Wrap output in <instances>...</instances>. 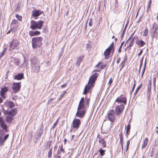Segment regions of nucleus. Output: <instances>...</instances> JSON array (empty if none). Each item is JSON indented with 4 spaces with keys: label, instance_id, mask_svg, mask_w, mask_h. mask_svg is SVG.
Segmentation results:
<instances>
[{
    "label": "nucleus",
    "instance_id": "obj_7",
    "mask_svg": "<svg viewBox=\"0 0 158 158\" xmlns=\"http://www.w3.org/2000/svg\"><path fill=\"white\" fill-rule=\"evenodd\" d=\"M115 102H118V104H123L126 105L127 102V99L125 96L123 95H121L118 97L115 100Z\"/></svg>",
    "mask_w": 158,
    "mask_h": 158
},
{
    "label": "nucleus",
    "instance_id": "obj_30",
    "mask_svg": "<svg viewBox=\"0 0 158 158\" xmlns=\"http://www.w3.org/2000/svg\"><path fill=\"white\" fill-rule=\"evenodd\" d=\"M142 84L141 83L140 85L138 86V87L137 88V89H136L135 91V92L134 93V96H135L136 94L138 93V92L139 90V89L142 87Z\"/></svg>",
    "mask_w": 158,
    "mask_h": 158
},
{
    "label": "nucleus",
    "instance_id": "obj_47",
    "mask_svg": "<svg viewBox=\"0 0 158 158\" xmlns=\"http://www.w3.org/2000/svg\"><path fill=\"white\" fill-rule=\"evenodd\" d=\"M59 148H60V151H62V152H63V153H64V149H63V146L62 145H61L59 147Z\"/></svg>",
    "mask_w": 158,
    "mask_h": 158
},
{
    "label": "nucleus",
    "instance_id": "obj_2",
    "mask_svg": "<svg viewBox=\"0 0 158 158\" xmlns=\"http://www.w3.org/2000/svg\"><path fill=\"white\" fill-rule=\"evenodd\" d=\"M31 70L33 73H38L40 70V65L39 60L35 57H34L30 59Z\"/></svg>",
    "mask_w": 158,
    "mask_h": 158
},
{
    "label": "nucleus",
    "instance_id": "obj_10",
    "mask_svg": "<svg viewBox=\"0 0 158 158\" xmlns=\"http://www.w3.org/2000/svg\"><path fill=\"white\" fill-rule=\"evenodd\" d=\"M124 107L123 104H121L116 106L115 110V112L117 115H118L120 114L123 111Z\"/></svg>",
    "mask_w": 158,
    "mask_h": 158
},
{
    "label": "nucleus",
    "instance_id": "obj_35",
    "mask_svg": "<svg viewBox=\"0 0 158 158\" xmlns=\"http://www.w3.org/2000/svg\"><path fill=\"white\" fill-rule=\"evenodd\" d=\"M15 106L14 103L11 101H9L8 102V106L10 108H12Z\"/></svg>",
    "mask_w": 158,
    "mask_h": 158
},
{
    "label": "nucleus",
    "instance_id": "obj_63",
    "mask_svg": "<svg viewBox=\"0 0 158 158\" xmlns=\"http://www.w3.org/2000/svg\"><path fill=\"white\" fill-rule=\"evenodd\" d=\"M127 60V56H125V58H124V60H123V61L125 62L126 61V60Z\"/></svg>",
    "mask_w": 158,
    "mask_h": 158
},
{
    "label": "nucleus",
    "instance_id": "obj_22",
    "mask_svg": "<svg viewBox=\"0 0 158 158\" xmlns=\"http://www.w3.org/2000/svg\"><path fill=\"white\" fill-rule=\"evenodd\" d=\"M29 33V35L31 36H33L39 35L40 34V32L37 31H30Z\"/></svg>",
    "mask_w": 158,
    "mask_h": 158
},
{
    "label": "nucleus",
    "instance_id": "obj_33",
    "mask_svg": "<svg viewBox=\"0 0 158 158\" xmlns=\"http://www.w3.org/2000/svg\"><path fill=\"white\" fill-rule=\"evenodd\" d=\"M152 30H155L156 31V30L158 29V25L156 23L153 24L152 27Z\"/></svg>",
    "mask_w": 158,
    "mask_h": 158
},
{
    "label": "nucleus",
    "instance_id": "obj_40",
    "mask_svg": "<svg viewBox=\"0 0 158 158\" xmlns=\"http://www.w3.org/2000/svg\"><path fill=\"white\" fill-rule=\"evenodd\" d=\"M51 143H52V141H51L48 142L47 143V145L46 146V148H49L50 147V146L51 145Z\"/></svg>",
    "mask_w": 158,
    "mask_h": 158
},
{
    "label": "nucleus",
    "instance_id": "obj_13",
    "mask_svg": "<svg viewBox=\"0 0 158 158\" xmlns=\"http://www.w3.org/2000/svg\"><path fill=\"white\" fill-rule=\"evenodd\" d=\"M8 90V88L5 87L3 88H2L0 91V95L2 98L4 99H5L6 97V92Z\"/></svg>",
    "mask_w": 158,
    "mask_h": 158
},
{
    "label": "nucleus",
    "instance_id": "obj_3",
    "mask_svg": "<svg viewBox=\"0 0 158 158\" xmlns=\"http://www.w3.org/2000/svg\"><path fill=\"white\" fill-rule=\"evenodd\" d=\"M98 75V73H95L89 77L88 84L85 86L84 89L83 94H86L89 92L90 89L93 86V84L95 82Z\"/></svg>",
    "mask_w": 158,
    "mask_h": 158
},
{
    "label": "nucleus",
    "instance_id": "obj_14",
    "mask_svg": "<svg viewBox=\"0 0 158 158\" xmlns=\"http://www.w3.org/2000/svg\"><path fill=\"white\" fill-rule=\"evenodd\" d=\"M0 125L1 127L3 128L5 132H7L8 131L7 126L5 124L3 119L1 117L0 118Z\"/></svg>",
    "mask_w": 158,
    "mask_h": 158
},
{
    "label": "nucleus",
    "instance_id": "obj_9",
    "mask_svg": "<svg viewBox=\"0 0 158 158\" xmlns=\"http://www.w3.org/2000/svg\"><path fill=\"white\" fill-rule=\"evenodd\" d=\"M81 124V121L79 119L75 118L73 120L72 126L76 130H78Z\"/></svg>",
    "mask_w": 158,
    "mask_h": 158
},
{
    "label": "nucleus",
    "instance_id": "obj_46",
    "mask_svg": "<svg viewBox=\"0 0 158 158\" xmlns=\"http://www.w3.org/2000/svg\"><path fill=\"white\" fill-rule=\"evenodd\" d=\"M130 143V140H128L127 141V142L126 150H127L128 149V147H129Z\"/></svg>",
    "mask_w": 158,
    "mask_h": 158
},
{
    "label": "nucleus",
    "instance_id": "obj_17",
    "mask_svg": "<svg viewBox=\"0 0 158 158\" xmlns=\"http://www.w3.org/2000/svg\"><path fill=\"white\" fill-rule=\"evenodd\" d=\"M110 53V50L109 48H108L105 51L104 55L106 59H107L109 58Z\"/></svg>",
    "mask_w": 158,
    "mask_h": 158
},
{
    "label": "nucleus",
    "instance_id": "obj_31",
    "mask_svg": "<svg viewBox=\"0 0 158 158\" xmlns=\"http://www.w3.org/2000/svg\"><path fill=\"white\" fill-rule=\"evenodd\" d=\"M148 30L147 28L145 29L144 31H143V36L144 37L148 35Z\"/></svg>",
    "mask_w": 158,
    "mask_h": 158
},
{
    "label": "nucleus",
    "instance_id": "obj_27",
    "mask_svg": "<svg viewBox=\"0 0 158 158\" xmlns=\"http://www.w3.org/2000/svg\"><path fill=\"white\" fill-rule=\"evenodd\" d=\"M6 120L7 123H10L12 122L13 120V118L11 115L10 116L8 115L7 116Z\"/></svg>",
    "mask_w": 158,
    "mask_h": 158
},
{
    "label": "nucleus",
    "instance_id": "obj_16",
    "mask_svg": "<svg viewBox=\"0 0 158 158\" xmlns=\"http://www.w3.org/2000/svg\"><path fill=\"white\" fill-rule=\"evenodd\" d=\"M43 13V11H41L39 10H35L32 11V16L34 17H38L40 15Z\"/></svg>",
    "mask_w": 158,
    "mask_h": 158
},
{
    "label": "nucleus",
    "instance_id": "obj_61",
    "mask_svg": "<svg viewBox=\"0 0 158 158\" xmlns=\"http://www.w3.org/2000/svg\"><path fill=\"white\" fill-rule=\"evenodd\" d=\"M143 51V50H141L140 52L138 54V56H140V55L142 53Z\"/></svg>",
    "mask_w": 158,
    "mask_h": 158
},
{
    "label": "nucleus",
    "instance_id": "obj_41",
    "mask_svg": "<svg viewBox=\"0 0 158 158\" xmlns=\"http://www.w3.org/2000/svg\"><path fill=\"white\" fill-rule=\"evenodd\" d=\"M15 63L17 65H19V64L20 60L19 59H16L15 60Z\"/></svg>",
    "mask_w": 158,
    "mask_h": 158
},
{
    "label": "nucleus",
    "instance_id": "obj_6",
    "mask_svg": "<svg viewBox=\"0 0 158 158\" xmlns=\"http://www.w3.org/2000/svg\"><path fill=\"white\" fill-rule=\"evenodd\" d=\"M9 50L12 51L14 49H18L19 42L17 40H13L9 43Z\"/></svg>",
    "mask_w": 158,
    "mask_h": 158
},
{
    "label": "nucleus",
    "instance_id": "obj_21",
    "mask_svg": "<svg viewBox=\"0 0 158 158\" xmlns=\"http://www.w3.org/2000/svg\"><path fill=\"white\" fill-rule=\"evenodd\" d=\"M17 113V110L16 109H14L11 110L10 111L8 112L7 114L9 115H10L11 116H13L15 115Z\"/></svg>",
    "mask_w": 158,
    "mask_h": 158
},
{
    "label": "nucleus",
    "instance_id": "obj_45",
    "mask_svg": "<svg viewBox=\"0 0 158 158\" xmlns=\"http://www.w3.org/2000/svg\"><path fill=\"white\" fill-rule=\"evenodd\" d=\"M151 10V5L148 4L147 9V12H148Z\"/></svg>",
    "mask_w": 158,
    "mask_h": 158
},
{
    "label": "nucleus",
    "instance_id": "obj_29",
    "mask_svg": "<svg viewBox=\"0 0 158 158\" xmlns=\"http://www.w3.org/2000/svg\"><path fill=\"white\" fill-rule=\"evenodd\" d=\"M134 39V38L132 39V40L130 41L129 45L127 47V48H128L129 50L130 49V47H132L133 45Z\"/></svg>",
    "mask_w": 158,
    "mask_h": 158
},
{
    "label": "nucleus",
    "instance_id": "obj_51",
    "mask_svg": "<svg viewBox=\"0 0 158 158\" xmlns=\"http://www.w3.org/2000/svg\"><path fill=\"white\" fill-rule=\"evenodd\" d=\"M153 150L154 151L155 149H156V155L157 156L158 155V148H157V147H156L155 146L154 147L153 146Z\"/></svg>",
    "mask_w": 158,
    "mask_h": 158
},
{
    "label": "nucleus",
    "instance_id": "obj_8",
    "mask_svg": "<svg viewBox=\"0 0 158 158\" xmlns=\"http://www.w3.org/2000/svg\"><path fill=\"white\" fill-rule=\"evenodd\" d=\"M21 87V82L13 83L12 85V89L14 93H17Z\"/></svg>",
    "mask_w": 158,
    "mask_h": 158
},
{
    "label": "nucleus",
    "instance_id": "obj_54",
    "mask_svg": "<svg viewBox=\"0 0 158 158\" xmlns=\"http://www.w3.org/2000/svg\"><path fill=\"white\" fill-rule=\"evenodd\" d=\"M112 83V80L111 78L110 79L109 81L108 82V84L110 85L111 83Z\"/></svg>",
    "mask_w": 158,
    "mask_h": 158
},
{
    "label": "nucleus",
    "instance_id": "obj_25",
    "mask_svg": "<svg viewBox=\"0 0 158 158\" xmlns=\"http://www.w3.org/2000/svg\"><path fill=\"white\" fill-rule=\"evenodd\" d=\"M148 139L147 138H145V139H144L143 143L142 145V148L143 149L144 148L147 146V145L148 144Z\"/></svg>",
    "mask_w": 158,
    "mask_h": 158
},
{
    "label": "nucleus",
    "instance_id": "obj_34",
    "mask_svg": "<svg viewBox=\"0 0 158 158\" xmlns=\"http://www.w3.org/2000/svg\"><path fill=\"white\" fill-rule=\"evenodd\" d=\"M66 93V91H64L61 95L59 97V98H58V100L60 101V99L63 97L64 95Z\"/></svg>",
    "mask_w": 158,
    "mask_h": 158
},
{
    "label": "nucleus",
    "instance_id": "obj_19",
    "mask_svg": "<svg viewBox=\"0 0 158 158\" xmlns=\"http://www.w3.org/2000/svg\"><path fill=\"white\" fill-rule=\"evenodd\" d=\"M119 137L120 138V143L121 144L122 151L123 152V135L122 134V131L120 133V134L119 135Z\"/></svg>",
    "mask_w": 158,
    "mask_h": 158
},
{
    "label": "nucleus",
    "instance_id": "obj_38",
    "mask_svg": "<svg viewBox=\"0 0 158 158\" xmlns=\"http://www.w3.org/2000/svg\"><path fill=\"white\" fill-rule=\"evenodd\" d=\"M52 148H51L49 150L48 153V156L49 158L51 157L52 155Z\"/></svg>",
    "mask_w": 158,
    "mask_h": 158
},
{
    "label": "nucleus",
    "instance_id": "obj_23",
    "mask_svg": "<svg viewBox=\"0 0 158 158\" xmlns=\"http://www.w3.org/2000/svg\"><path fill=\"white\" fill-rule=\"evenodd\" d=\"M151 88V84L150 82H149V84L148 86L147 92V94L148 97H150V92Z\"/></svg>",
    "mask_w": 158,
    "mask_h": 158
},
{
    "label": "nucleus",
    "instance_id": "obj_32",
    "mask_svg": "<svg viewBox=\"0 0 158 158\" xmlns=\"http://www.w3.org/2000/svg\"><path fill=\"white\" fill-rule=\"evenodd\" d=\"M146 60H145V63H144V68H143V70H142V73H141V78H143V74H144V71H145V67H146Z\"/></svg>",
    "mask_w": 158,
    "mask_h": 158
},
{
    "label": "nucleus",
    "instance_id": "obj_43",
    "mask_svg": "<svg viewBox=\"0 0 158 158\" xmlns=\"http://www.w3.org/2000/svg\"><path fill=\"white\" fill-rule=\"evenodd\" d=\"M53 99H54L53 98H51L49 99L48 102V104H51L52 102H53Z\"/></svg>",
    "mask_w": 158,
    "mask_h": 158
},
{
    "label": "nucleus",
    "instance_id": "obj_55",
    "mask_svg": "<svg viewBox=\"0 0 158 158\" xmlns=\"http://www.w3.org/2000/svg\"><path fill=\"white\" fill-rule=\"evenodd\" d=\"M153 148H152V151L150 154L151 156V157H152L153 156V153L154 152V150H153Z\"/></svg>",
    "mask_w": 158,
    "mask_h": 158
},
{
    "label": "nucleus",
    "instance_id": "obj_49",
    "mask_svg": "<svg viewBox=\"0 0 158 158\" xmlns=\"http://www.w3.org/2000/svg\"><path fill=\"white\" fill-rule=\"evenodd\" d=\"M125 62L123 61H122L120 64V66H121V67L120 68V70H121L123 67L124 66L125 64Z\"/></svg>",
    "mask_w": 158,
    "mask_h": 158
},
{
    "label": "nucleus",
    "instance_id": "obj_53",
    "mask_svg": "<svg viewBox=\"0 0 158 158\" xmlns=\"http://www.w3.org/2000/svg\"><path fill=\"white\" fill-rule=\"evenodd\" d=\"M97 138L98 139V140H100L101 139H104L103 138H102L101 136L100 135H98Z\"/></svg>",
    "mask_w": 158,
    "mask_h": 158
},
{
    "label": "nucleus",
    "instance_id": "obj_1",
    "mask_svg": "<svg viewBox=\"0 0 158 158\" xmlns=\"http://www.w3.org/2000/svg\"><path fill=\"white\" fill-rule=\"evenodd\" d=\"M90 99L85 97V100L82 97L79 103L77 111L76 114V116L82 118L84 117L86 112L85 109L88 107L89 105Z\"/></svg>",
    "mask_w": 158,
    "mask_h": 158
},
{
    "label": "nucleus",
    "instance_id": "obj_28",
    "mask_svg": "<svg viewBox=\"0 0 158 158\" xmlns=\"http://www.w3.org/2000/svg\"><path fill=\"white\" fill-rule=\"evenodd\" d=\"M82 57L81 56L78 57L77 59V62L76 64L77 66H79L82 61Z\"/></svg>",
    "mask_w": 158,
    "mask_h": 158
},
{
    "label": "nucleus",
    "instance_id": "obj_18",
    "mask_svg": "<svg viewBox=\"0 0 158 158\" xmlns=\"http://www.w3.org/2000/svg\"><path fill=\"white\" fill-rule=\"evenodd\" d=\"M24 78V74L23 73H19L17 75H15L14 79L18 80H20Z\"/></svg>",
    "mask_w": 158,
    "mask_h": 158
},
{
    "label": "nucleus",
    "instance_id": "obj_57",
    "mask_svg": "<svg viewBox=\"0 0 158 158\" xmlns=\"http://www.w3.org/2000/svg\"><path fill=\"white\" fill-rule=\"evenodd\" d=\"M13 30H14L12 28H11V27H10V30H9L6 33V34H9V33H10V32L11 31H12Z\"/></svg>",
    "mask_w": 158,
    "mask_h": 158
},
{
    "label": "nucleus",
    "instance_id": "obj_42",
    "mask_svg": "<svg viewBox=\"0 0 158 158\" xmlns=\"http://www.w3.org/2000/svg\"><path fill=\"white\" fill-rule=\"evenodd\" d=\"M135 80H134V84L132 87L131 90V94H132V93L133 92V91L134 90V89L135 88Z\"/></svg>",
    "mask_w": 158,
    "mask_h": 158
},
{
    "label": "nucleus",
    "instance_id": "obj_48",
    "mask_svg": "<svg viewBox=\"0 0 158 158\" xmlns=\"http://www.w3.org/2000/svg\"><path fill=\"white\" fill-rule=\"evenodd\" d=\"M130 122H129L127 126V127H126V130H129L130 131Z\"/></svg>",
    "mask_w": 158,
    "mask_h": 158
},
{
    "label": "nucleus",
    "instance_id": "obj_39",
    "mask_svg": "<svg viewBox=\"0 0 158 158\" xmlns=\"http://www.w3.org/2000/svg\"><path fill=\"white\" fill-rule=\"evenodd\" d=\"M16 17L18 20L19 21H21L22 20V17L19 15V14H17L16 15Z\"/></svg>",
    "mask_w": 158,
    "mask_h": 158
},
{
    "label": "nucleus",
    "instance_id": "obj_52",
    "mask_svg": "<svg viewBox=\"0 0 158 158\" xmlns=\"http://www.w3.org/2000/svg\"><path fill=\"white\" fill-rule=\"evenodd\" d=\"M114 48H111L110 49V52H111L112 54H113L114 51Z\"/></svg>",
    "mask_w": 158,
    "mask_h": 158
},
{
    "label": "nucleus",
    "instance_id": "obj_44",
    "mask_svg": "<svg viewBox=\"0 0 158 158\" xmlns=\"http://www.w3.org/2000/svg\"><path fill=\"white\" fill-rule=\"evenodd\" d=\"M93 23H92V20L91 18L89 20V26H92Z\"/></svg>",
    "mask_w": 158,
    "mask_h": 158
},
{
    "label": "nucleus",
    "instance_id": "obj_56",
    "mask_svg": "<svg viewBox=\"0 0 158 158\" xmlns=\"http://www.w3.org/2000/svg\"><path fill=\"white\" fill-rule=\"evenodd\" d=\"M118 2L117 0H115V7H116L117 8L118 7Z\"/></svg>",
    "mask_w": 158,
    "mask_h": 158
},
{
    "label": "nucleus",
    "instance_id": "obj_58",
    "mask_svg": "<svg viewBox=\"0 0 158 158\" xmlns=\"http://www.w3.org/2000/svg\"><path fill=\"white\" fill-rule=\"evenodd\" d=\"M4 135L3 131L2 130H0V135Z\"/></svg>",
    "mask_w": 158,
    "mask_h": 158
},
{
    "label": "nucleus",
    "instance_id": "obj_11",
    "mask_svg": "<svg viewBox=\"0 0 158 158\" xmlns=\"http://www.w3.org/2000/svg\"><path fill=\"white\" fill-rule=\"evenodd\" d=\"M108 120L111 122H114L115 119L114 111L111 110L108 113Z\"/></svg>",
    "mask_w": 158,
    "mask_h": 158
},
{
    "label": "nucleus",
    "instance_id": "obj_50",
    "mask_svg": "<svg viewBox=\"0 0 158 158\" xmlns=\"http://www.w3.org/2000/svg\"><path fill=\"white\" fill-rule=\"evenodd\" d=\"M58 123V120L56 121V122L54 124L53 126L52 127V129H54Z\"/></svg>",
    "mask_w": 158,
    "mask_h": 158
},
{
    "label": "nucleus",
    "instance_id": "obj_60",
    "mask_svg": "<svg viewBox=\"0 0 158 158\" xmlns=\"http://www.w3.org/2000/svg\"><path fill=\"white\" fill-rule=\"evenodd\" d=\"M120 57H118V58L117 61H116V63L117 64H118L119 63L120 61Z\"/></svg>",
    "mask_w": 158,
    "mask_h": 158
},
{
    "label": "nucleus",
    "instance_id": "obj_26",
    "mask_svg": "<svg viewBox=\"0 0 158 158\" xmlns=\"http://www.w3.org/2000/svg\"><path fill=\"white\" fill-rule=\"evenodd\" d=\"M98 142L100 143L102 145V146L103 147L106 148V142L104 140V139H101L100 140H98Z\"/></svg>",
    "mask_w": 158,
    "mask_h": 158
},
{
    "label": "nucleus",
    "instance_id": "obj_64",
    "mask_svg": "<svg viewBox=\"0 0 158 158\" xmlns=\"http://www.w3.org/2000/svg\"><path fill=\"white\" fill-rule=\"evenodd\" d=\"M129 131V130H126V135H127V137L128 135V133Z\"/></svg>",
    "mask_w": 158,
    "mask_h": 158
},
{
    "label": "nucleus",
    "instance_id": "obj_12",
    "mask_svg": "<svg viewBox=\"0 0 158 158\" xmlns=\"http://www.w3.org/2000/svg\"><path fill=\"white\" fill-rule=\"evenodd\" d=\"M9 135L7 134L3 137L4 135H0V147L3 145L9 137Z\"/></svg>",
    "mask_w": 158,
    "mask_h": 158
},
{
    "label": "nucleus",
    "instance_id": "obj_59",
    "mask_svg": "<svg viewBox=\"0 0 158 158\" xmlns=\"http://www.w3.org/2000/svg\"><path fill=\"white\" fill-rule=\"evenodd\" d=\"M114 48L113 46V42H112V43L110 44V46L108 48H109V49L110 48Z\"/></svg>",
    "mask_w": 158,
    "mask_h": 158
},
{
    "label": "nucleus",
    "instance_id": "obj_15",
    "mask_svg": "<svg viewBox=\"0 0 158 158\" xmlns=\"http://www.w3.org/2000/svg\"><path fill=\"white\" fill-rule=\"evenodd\" d=\"M18 26V21L16 19L13 20L11 23L10 27L15 30Z\"/></svg>",
    "mask_w": 158,
    "mask_h": 158
},
{
    "label": "nucleus",
    "instance_id": "obj_5",
    "mask_svg": "<svg viewBox=\"0 0 158 158\" xmlns=\"http://www.w3.org/2000/svg\"><path fill=\"white\" fill-rule=\"evenodd\" d=\"M44 22L42 21H39L36 22L34 20H32L31 22L30 28L32 30L36 29H40L43 26Z\"/></svg>",
    "mask_w": 158,
    "mask_h": 158
},
{
    "label": "nucleus",
    "instance_id": "obj_36",
    "mask_svg": "<svg viewBox=\"0 0 158 158\" xmlns=\"http://www.w3.org/2000/svg\"><path fill=\"white\" fill-rule=\"evenodd\" d=\"M6 49H7L6 48H4V50H3V51L2 52V53H1V54L0 55V59H1L2 57L4 55V54L6 52Z\"/></svg>",
    "mask_w": 158,
    "mask_h": 158
},
{
    "label": "nucleus",
    "instance_id": "obj_24",
    "mask_svg": "<svg viewBox=\"0 0 158 158\" xmlns=\"http://www.w3.org/2000/svg\"><path fill=\"white\" fill-rule=\"evenodd\" d=\"M151 35L152 38H156L157 36V33L155 30H152Z\"/></svg>",
    "mask_w": 158,
    "mask_h": 158
},
{
    "label": "nucleus",
    "instance_id": "obj_62",
    "mask_svg": "<svg viewBox=\"0 0 158 158\" xmlns=\"http://www.w3.org/2000/svg\"><path fill=\"white\" fill-rule=\"evenodd\" d=\"M66 86V84H64L63 85H62L61 87V88H64Z\"/></svg>",
    "mask_w": 158,
    "mask_h": 158
},
{
    "label": "nucleus",
    "instance_id": "obj_20",
    "mask_svg": "<svg viewBox=\"0 0 158 158\" xmlns=\"http://www.w3.org/2000/svg\"><path fill=\"white\" fill-rule=\"evenodd\" d=\"M136 44L139 47H142L146 44V43L141 40H137L136 41Z\"/></svg>",
    "mask_w": 158,
    "mask_h": 158
},
{
    "label": "nucleus",
    "instance_id": "obj_37",
    "mask_svg": "<svg viewBox=\"0 0 158 158\" xmlns=\"http://www.w3.org/2000/svg\"><path fill=\"white\" fill-rule=\"evenodd\" d=\"M99 151L101 156H103L105 154V150H102V148H100Z\"/></svg>",
    "mask_w": 158,
    "mask_h": 158
},
{
    "label": "nucleus",
    "instance_id": "obj_4",
    "mask_svg": "<svg viewBox=\"0 0 158 158\" xmlns=\"http://www.w3.org/2000/svg\"><path fill=\"white\" fill-rule=\"evenodd\" d=\"M42 40L43 38L41 37L33 38L31 40L32 47L34 48L40 47L42 45Z\"/></svg>",
    "mask_w": 158,
    "mask_h": 158
}]
</instances>
